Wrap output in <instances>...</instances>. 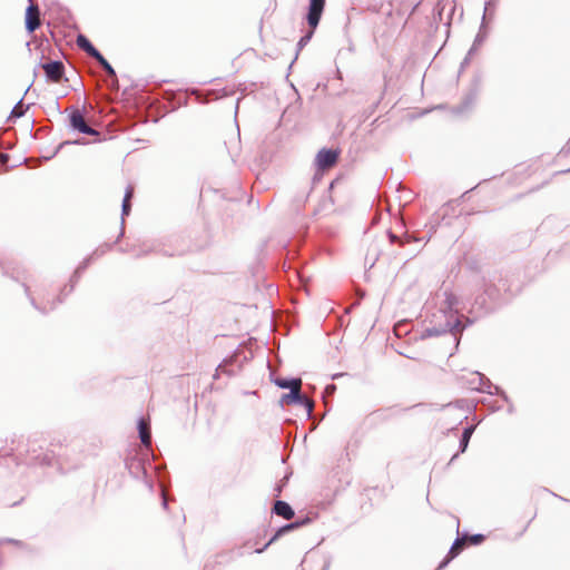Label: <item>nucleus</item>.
Segmentation results:
<instances>
[{
	"instance_id": "1",
	"label": "nucleus",
	"mask_w": 570,
	"mask_h": 570,
	"mask_svg": "<svg viewBox=\"0 0 570 570\" xmlns=\"http://www.w3.org/2000/svg\"><path fill=\"white\" fill-rule=\"evenodd\" d=\"M301 386H302V381L299 379H296L294 386L292 389H289V393L284 394L281 397L279 402L282 405L293 404V403L299 404L306 410L307 414L309 415L313 410V403L307 397L301 395Z\"/></svg>"
},
{
	"instance_id": "2",
	"label": "nucleus",
	"mask_w": 570,
	"mask_h": 570,
	"mask_svg": "<svg viewBox=\"0 0 570 570\" xmlns=\"http://www.w3.org/2000/svg\"><path fill=\"white\" fill-rule=\"evenodd\" d=\"M338 154L332 149H321L315 158V163L320 169L332 167L337 160Z\"/></svg>"
},
{
	"instance_id": "3",
	"label": "nucleus",
	"mask_w": 570,
	"mask_h": 570,
	"mask_svg": "<svg viewBox=\"0 0 570 570\" xmlns=\"http://www.w3.org/2000/svg\"><path fill=\"white\" fill-rule=\"evenodd\" d=\"M324 4L325 0H311L307 21L312 28L317 27L324 9Z\"/></svg>"
},
{
	"instance_id": "4",
	"label": "nucleus",
	"mask_w": 570,
	"mask_h": 570,
	"mask_svg": "<svg viewBox=\"0 0 570 570\" xmlns=\"http://www.w3.org/2000/svg\"><path fill=\"white\" fill-rule=\"evenodd\" d=\"M70 126L72 127V129L86 135H98V132L95 129H92L86 124L83 116L79 111H75L71 114Z\"/></svg>"
},
{
	"instance_id": "5",
	"label": "nucleus",
	"mask_w": 570,
	"mask_h": 570,
	"mask_svg": "<svg viewBox=\"0 0 570 570\" xmlns=\"http://www.w3.org/2000/svg\"><path fill=\"white\" fill-rule=\"evenodd\" d=\"M40 24L39 10L30 0V4L26 10V28L29 32L35 31Z\"/></svg>"
},
{
	"instance_id": "6",
	"label": "nucleus",
	"mask_w": 570,
	"mask_h": 570,
	"mask_svg": "<svg viewBox=\"0 0 570 570\" xmlns=\"http://www.w3.org/2000/svg\"><path fill=\"white\" fill-rule=\"evenodd\" d=\"M62 63L58 61H52L43 65V70L46 76L52 81H58L62 76Z\"/></svg>"
},
{
	"instance_id": "7",
	"label": "nucleus",
	"mask_w": 570,
	"mask_h": 570,
	"mask_svg": "<svg viewBox=\"0 0 570 570\" xmlns=\"http://www.w3.org/2000/svg\"><path fill=\"white\" fill-rule=\"evenodd\" d=\"M274 511L277 515H281L286 520H289L294 517L293 509L289 507L288 503L284 501H276L274 505Z\"/></svg>"
},
{
	"instance_id": "8",
	"label": "nucleus",
	"mask_w": 570,
	"mask_h": 570,
	"mask_svg": "<svg viewBox=\"0 0 570 570\" xmlns=\"http://www.w3.org/2000/svg\"><path fill=\"white\" fill-rule=\"evenodd\" d=\"M77 45L83 51H86L89 56L96 58L99 56V51L90 43V41L82 35L77 37Z\"/></svg>"
},
{
	"instance_id": "9",
	"label": "nucleus",
	"mask_w": 570,
	"mask_h": 570,
	"mask_svg": "<svg viewBox=\"0 0 570 570\" xmlns=\"http://www.w3.org/2000/svg\"><path fill=\"white\" fill-rule=\"evenodd\" d=\"M138 429H139V436H140L142 444H145L146 446H149L150 445V433H149L147 423L144 420H140L139 424H138Z\"/></svg>"
},
{
	"instance_id": "10",
	"label": "nucleus",
	"mask_w": 570,
	"mask_h": 570,
	"mask_svg": "<svg viewBox=\"0 0 570 570\" xmlns=\"http://www.w3.org/2000/svg\"><path fill=\"white\" fill-rule=\"evenodd\" d=\"M484 541L483 534H474V535H468L465 534V547L470 544H480Z\"/></svg>"
},
{
	"instance_id": "11",
	"label": "nucleus",
	"mask_w": 570,
	"mask_h": 570,
	"mask_svg": "<svg viewBox=\"0 0 570 570\" xmlns=\"http://www.w3.org/2000/svg\"><path fill=\"white\" fill-rule=\"evenodd\" d=\"M95 59L98 60V62L104 67V69L110 75H115L114 68L110 66V63L99 53Z\"/></svg>"
},
{
	"instance_id": "12",
	"label": "nucleus",
	"mask_w": 570,
	"mask_h": 570,
	"mask_svg": "<svg viewBox=\"0 0 570 570\" xmlns=\"http://www.w3.org/2000/svg\"><path fill=\"white\" fill-rule=\"evenodd\" d=\"M295 380L296 379H293V380L278 379L275 381V384L281 389H292L294 386Z\"/></svg>"
},
{
	"instance_id": "13",
	"label": "nucleus",
	"mask_w": 570,
	"mask_h": 570,
	"mask_svg": "<svg viewBox=\"0 0 570 570\" xmlns=\"http://www.w3.org/2000/svg\"><path fill=\"white\" fill-rule=\"evenodd\" d=\"M461 546H463V537L458 535L455 541H454V543H453V546H452V548H451L450 553L453 554V556L458 554V549Z\"/></svg>"
},
{
	"instance_id": "14",
	"label": "nucleus",
	"mask_w": 570,
	"mask_h": 570,
	"mask_svg": "<svg viewBox=\"0 0 570 570\" xmlns=\"http://www.w3.org/2000/svg\"><path fill=\"white\" fill-rule=\"evenodd\" d=\"M23 106L21 101H19L16 107L12 109L11 115L14 117H21L23 115Z\"/></svg>"
},
{
	"instance_id": "15",
	"label": "nucleus",
	"mask_w": 570,
	"mask_h": 570,
	"mask_svg": "<svg viewBox=\"0 0 570 570\" xmlns=\"http://www.w3.org/2000/svg\"><path fill=\"white\" fill-rule=\"evenodd\" d=\"M130 210V204L127 202V199H124L122 202V216L128 215Z\"/></svg>"
},
{
	"instance_id": "16",
	"label": "nucleus",
	"mask_w": 570,
	"mask_h": 570,
	"mask_svg": "<svg viewBox=\"0 0 570 570\" xmlns=\"http://www.w3.org/2000/svg\"><path fill=\"white\" fill-rule=\"evenodd\" d=\"M132 194H134V188L131 186H128L126 188V193H125L124 199H127V202H129L130 198L132 197Z\"/></svg>"
},
{
	"instance_id": "17",
	"label": "nucleus",
	"mask_w": 570,
	"mask_h": 570,
	"mask_svg": "<svg viewBox=\"0 0 570 570\" xmlns=\"http://www.w3.org/2000/svg\"><path fill=\"white\" fill-rule=\"evenodd\" d=\"M472 432H473V428L472 429H465V448L468 446L469 439H470V435H471Z\"/></svg>"
},
{
	"instance_id": "18",
	"label": "nucleus",
	"mask_w": 570,
	"mask_h": 570,
	"mask_svg": "<svg viewBox=\"0 0 570 570\" xmlns=\"http://www.w3.org/2000/svg\"><path fill=\"white\" fill-rule=\"evenodd\" d=\"M311 36H306V37H303L301 40H299V46H304L308 40H309Z\"/></svg>"
}]
</instances>
